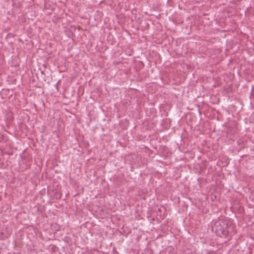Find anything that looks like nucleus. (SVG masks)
<instances>
[{
    "label": "nucleus",
    "instance_id": "f257e3e1",
    "mask_svg": "<svg viewBox=\"0 0 254 254\" xmlns=\"http://www.w3.org/2000/svg\"><path fill=\"white\" fill-rule=\"evenodd\" d=\"M212 229L216 235L221 238L231 237L235 233V226L229 219L218 218L212 223Z\"/></svg>",
    "mask_w": 254,
    "mask_h": 254
},
{
    "label": "nucleus",
    "instance_id": "f03ea898",
    "mask_svg": "<svg viewBox=\"0 0 254 254\" xmlns=\"http://www.w3.org/2000/svg\"><path fill=\"white\" fill-rule=\"evenodd\" d=\"M59 82H60V80H59V81H58V83H57V84H56L57 87H58V84L59 83Z\"/></svg>",
    "mask_w": 254,
    "mask_h": 254
},
{
    "label": "nucleus",
    "instance_id": "7ed1b4c3",
    "mask_svg": "<svg viewBox=\"0 0 254 254\" xmlns=\"http://www.w3.org/2000/svg\"><path fill=\"white\" fill-rule=\"evenodd\" d=\"M158 211H160V208H158Z\"/></svg>",
    "mask_w": 254,
    "mask_h": 254
}]
</instances>
